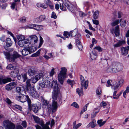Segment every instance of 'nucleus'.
<instances>
[{
    "mask_svg": "<svg viewBox=\"0 0 129 129\" xmlns=\"http://www.w3.org/2000/svg\"><path fill=\"white\" fill-rule=\"evenodd\" d=\"M51 18L56 19L57 18V16L56 13L54 12H53L52 13L51 15Z\"/></svg>",
    "mask_w": 129,
    "mask_h": 129,
    "instance_id": "nucleus-57",
    "label": "nucleus"
},
{
    "mask_svg": "<svg viewBox=\"0 0 129 129\" xmlns=\"http://www.w3.org/2000/svg\"><path fill=\"white\" fill-rule=\"evenodd\" d=\"M123 92V91H122L121 92H120L119 93L117 94V95L116 94L115 95H113V98L115 99H117L122 94Z\"/></svg>",
    "mask_w": 129,
    "mask_h": 129,
    "instance_id": "nucleus-40",
    "label": "nucleus"
},
{
    "mask_svg": "<svg viewBox=\"0 0 129 129\" xmlns=\"http://www.w3.org/2000/svg\"><path fill=\"white\" fill-rule=\"evenodd\" d=\"M113 66L115 73L121 71L123 68V66L121 64L117 62H113Z\"/></svg>",
    "mask_w": 129,
    "mask_h": 129,
    "instance_id": "nucleus-8",
    "label": "nucleus"
},
{
    "mask_svg": "<svg viewBox=\"0 0 129 129\" xmlns=\"http://www.w3.org/2000/svg\"><path fill=\"white\" fill-rule=\"evenodd\" d=\"M45 16L42 15L35 19L34 21L36 23H39L44 21L45 19Z\"/></svg>",
    "mask_w": 129,
    "mask_h": 129,
    "instance_id": "nucleus-16",
    "label": "nucleus"
},
{
    "mask_svg": "<svg viewBox=\"0 0 129 129\" xmlns=\"http://www.w3.org/2000/svg\"><path fill=\"white\" fill-rule=\"evenodd\" d=\"M125 43V41L123 40H121L119 41L118 43L116 44L113 45L114 48L118 47L121 46V45L124 44Z\"/></svg>",
    "mask_w": 129,
    "mask_h": 129,
    "instance_id": "nucleus-26",
    "label": "nucleus"
},
{
    "mask_svg": "<svg viewBox=\"0 0 129 129\" xmlns=\"http://www.w3.org/2000/svg\"><path fill=\"white\" fill-rule=\"evenodd\" d=\"M21 125L25 128H26L27 127V124L25 121H22Z\"/></svg>",
    "mask_w": 129,
    "mask_h": 129,
    "instance_id": "nucleus-54",
    "label": "nucleus"
},
{
    "mask_svg": "<svg viewBox=\"0 0 129 129\" xmlns=\"http://www.w3.org/2000/svg\"><path fill=\"white\" fill-rule=\"evenodd\" d=\"M17 39L19 40V41L26 40L25 39L24 36L22 35H20L18 36L17 37Z\"/></svg>",
    "mask_w": 129,
    "mask_h": 129,
    "instance_id": "nucleus-36",
    "label": "nucleus"
},
{
    "mask_svg": "<svg viewBox=\"0 0 129 129\" xmlns=\"http://www.w3.org/2000/svg\"><path fill=\"white\" fill-rule=\"evenodd\" d=\"M30 109L34 112L37 113L40 109V107L36 104H34L29 108Z\"/></svg>",
    "mask_w": 129,
    "mask_h": 129,
    "instance_id": "nucleus-19",
    "label": "nucleus"
},
{
    "mask_svg": "<svg viewBox=\"0 0 129 129\" xmlns=\"http://www.w3.org/2000/svg\"><path fill=\"white\" fill-rule=\"evenodd\" d=\"M43 81L44 82V84L46 87L49 86L50 84V82L49 80L45 79L44 78L43 79Z\"/></svg>",
    "mask_w": 129,
    "mask_h": 129,
    "instance_id": "nucleus-35",
    "label": "nucleus"
},
{
    "mask_svg": "<svg viewBox=\"0 0 129 129\" xmlns=\"http://www.w3.org/2000/svg\"><path fill=\"white\" fill-rule=\"evenodd\" d=\"M31 80L30 79H28L26 82V90L30 89L31 87V84L30 83Z\"/></svg>",
    "mask_w": 129,
    "mask_h": 129,
    "instance_id": "nucleus-29",
    "label": "nucleus"
},
{
    "mask_svg": "<svg viewBox=\"0 0 129 129\" xmlns=\"http://www.w3.org/2000/svg\"><path fill=\"white\" fill-rule=\"evenodd\" d=\"M77 30L76 29L73 30L71 31L70 32V35L71 37L75 36L77 34Z\"/></svg>",
    "mask_w": 129,
    "mask_h": 129,
    "instance_id": "nucleus-33",
    "label": "nucleus"
},
{
    "mask_svg": "<svg viewBox=\"0 0 129 129\" xmlns=\"http://www.w3.org/2000/svg\"><path fill=\"white\" fill-rule=\"evenodd\" d=\"M3 53L6 58L9 60V61L11 62H14L15 59L18 57V56L15 54L11 55L9 53L7 52H3Z\"/></svg>",
    "mask_w": 129,
    "mask_h": 129,
    "instance_id": "nucleus-6",
    "label": "nucleus"
},
{
    "mask_svg": "<svg viewBox=\"0 0 129 129\" xmlns=\"http://www.w3.org/2000/svg\"><path fill=\"white\" fill-rule=\"evenodd\" d=\"M99 11L98 10L94 12L93 14V18L94 19H96L98 18L99 14Z\"/></svg>",
    "mask_w": 129,
    "mask_h": 129,
    "instance_id": "nucleus-39",
    "label": "nucleus"
},
{
    "mask_svg": "<svg viewBox=\"0 0 129 129\" xmlns=\"http://www.w3.org/2000/svg\"><path fill=\"white\" fill-rule=\"evenodd\" d=\"M21 52L22 54L24 56H26L28 54H30L29 48L24 49Z\"/></svg>",
    "mask_w": 129,
    "mask_h": 129,
    "instance_id": "nucleus-22",
    "label": "nucleus"
},
{
    "mask_svg": "<svg viewBox=\"0 0 129 129\" xmlns=\"http://www.w3.org/2000/svg\"><path fill=\"white\" fill-rule=\"evenodd\" d=\"M44 2L45 4L41 3H37V6L39 7H41L44 9H46L47 8L48 5L51 4L52 3L50 0H44Z\"/></svg>",
    "mask_w": 129,
    "mask_h": 129,
    "instance_id": "nucleus-10",
    "label": "nucleus"
},
{
    "mask_svg": "<svg viewBox=\"0 0 129 129\" xmlns=\"http://www.w3.org/2000/svg\"><path fill=\"white\" fill-rule=\"evenodd\" d=\"M124 81L123 79L121 78L116 80L111 84V83L112 82V80L109 79L107 81L106 85L107 87H111V88L114 91L113 92V95H115L119 89L123 85Z\"/></svg>",
    "mask_w": 129,
    "mask_h": 129,
    "instance_id": "nucleus-2",
    "label": "nucleus"
},
{
    "mask_svg": "<svg viewBox=\"0 0 129 129\" xmlns=\"http://www.w3.org/2000/svg\"><path fill=\"white\" fill-rule=\"evenodd\" d=\"M113 66V62H112L111 65L110 66H109L108 64V66L106 67L107 72L109 73H115L114 68Z\"/></svg>",
    "mask_w": 129,
    "mask_h": 129,
    "instance_id": "nucleus-17",
    "label": "nucleus"
},
{
    "mask_svg": "<svg viewBox=\"0 0 129 129\" xmlns=\"http://www.w3.org/2000/svg\"><path fill=\"white\" fill-rule=\"evenodd\" d=\"M55 69L54 68H52V69L49 73V76L52 77L55 73Z\"/></svg>",
    "mask_w": 129,
    "mask_h": 129,
    "instance_id": "nucleus-45",
    "label": "nucleus"
},
{
    "mask_svg": "<svg viewBox=\"0 0 129 129\" xmlns=\"http://www.w3.org/2000/svg\"><path fill=\"white\" fill-rule=\"evenodd\" d=\"M111 31L112 34L114 33L116 36H118L120 34L119 27L118 25L116 26L115 28H112Z\"/></svg>",
    "mask_w": 129,
    "mask_h": 129,
    "instance_id": "nucleus-14",
    "label": "nucleus"
},
{
    "mask_svg": "<svg viewBox=\"0 0 129 129\" xmlns=\"http://www.w3.org/2000/svg\"><path fill=\"white\" fill-rule=\"evenodd\" d=\"M16 85V84L15 83L11 82L7 85L6 86V88L8 90H11L15 87Z\"/></svg>",
    "mask_w": 129,
    "mask_h": 129,
    "instance_id": "nucleus-15",
    "label": "nucleus"
},
{
    "mask_svg": "<svg viewBox=\"0 0 129 129\" xmlns=\"http://www.w3.org/2000/svg\"><path fill=\"white\" fill-rule=\"evenodd\" d=\"M3 125L5 129H15V124L9 120H5L3 122Z\"/></svg>",
    "mask_w": 129,
    "mask_h": 129,
    "instance_id": "nucleus-5",
    "label": "nucleus"
},
{
    "mask_svg": "<svg viewBox=\"0 0 129 129\" xmlns=\"http://www.w3.org/2000/svg\"><path fill=\"white\" fill-rule=\"evenodd\" d=\"M55 124V121L54 119H52L50 123V126L51 128Z\"/></svg>",
    "mask_w": 129,
    "mask_h": 129,
    "instance_id": "nucleus-64",
    "label": "nucleus"
},
{
    "mask_svg": "<svg viewBox=\"0 0 129 129\" xmlns=\"http://www.w3.org/2000/svg\"><path fill=\"white\" fill-rule=\"evenodd\" d=\"M94 49L95 50V49L97 50L100 52H102L103 50V49L102 48H101L99 46H98L95 47Z\"/></svg>",
    "mask_w": 129,
    "mask_h": 129,
    "instance_id": "nucleus-47",
    "label": "nucleus"
},
{
    "mask_svg": "<svg viewBox=\"0 0 129 129\" xmlns=\"http://www.w3.org/2000/svg\"><path fill=\"white\" fill-rule=\"evenodd\" d=\"M11 79L9 78L4 79L2 77H0V85L6 84L8 82H11Z\"/></svg>",
    "mask_w": 129,
    "mask_h": 129,
    "instance_id": "nucleus-18",
    "label": "nucleus"
},
{
    "mask_svg": "<svg viewBox=\"0 0 129 129\" xmlns=\"http://www.w3.org/2000/svg\"><path fill=\"white\" fill-rule=\"evenodd\" d=\"M26 20V18L24 17H23L19 19V21L20 22H23Z\"/></svg>",
    "mask_w": 129,
    "mask_h": 129,
    "instance_id": "nucleus-60",
    "label": "nucleus"
},
{
    "mask_svg": "<svg viewBox=\"0 0 129 129\" xmlns=\"http://www.w3.org/2000/svg\"><path fill=\"white\" fill-rule=\"evenodd\" d=\"M102 120H98L97 121V123L100 127L103 126L105 123V121L103 122H102Z\"/></svg>",
    "mask_w": 129,
    "mask_h": 129,
    "instance_id": "nucleus-44",
    "label": "nucleus"
},
{
    "mask_svg": "<svg viewBox=\"0 0 129 129\" xmlns=\"http://www.w3.org/2000/svg\"><path fill=\"white\" fill-rule=\"evenodd\" d=\"M95 121H93L90 122L87 126L88 128L91 127L92 128H93L96 126Z\"/></svg>",
    "mask_w": 129,
    "mask_h": 129,
    "instance_id": "nucleus-28",
    "label": "nucleus"
},
{
    "mask_svg": "<svg viewBox=\"0 0 129 129\" xmlns=\"http://www.w3.org/2000/svg\"><path fill=\"white\" fill-rule=\"evenodd\" d=\"M129 92V87L127 86L126 87V89L123 93V96L124 97L126 98L127 96V94Z\"/></svg>",
    "mask_w": 129,
    "mask_h": 129,
    "instance_id": "nucleus-34",
    "label": "nucleus"
},
{
    "mask_svg": "<svg viewBox=\"0 0 129 129\" xmlns=\"http://www.w3.org/2000/svg\"><path fill=\"white\" fill-rule=\"evenodd\" d=\"M28 98V95L21 94L19 95L16 96V98L18 101L21 102H24L27 101V98Z\"/></svg>",
    "mask_w": 129,
    "mask_h": 129,
    "instance_id": "nucleus-12",
    "label": "nucleus"
},
{
    "mask_svg": "<svg viewBox=\"0 0 129 129\" xmlns=\"http://www.w3.org/2000/svg\"><path fill=\"white\" fill-rule=\"evenodd\" d=\"M37 67L35 66H32L28 67V74L31 76L35 74L38 72Z\"/></svg>",
    "mask_w": 129,
    "mask_h": 129,
    "instance_id": "nucleus-7",
    "label": "nucleus"
},
{
    "mask_svg": "<svg viewBox=\"0 0 129 129\" xmlns=\"http://www.w3.org/2000/svg\"><path fill=\"white\" fill-rule=\"evenodd\" d=\"M21 76L22 78H23V81L24 82H25L26 80L27 79V75L26 74H22L21 75Z\"/></svg>",
    "mask_w": 129,
    "mask_h": 129,
    "instance_id": "nucleus-46",
    "label": "nucleus"
},
{
    "mask_svg": "<svg viewBox=\"0 0 129 129\" xmlns=\"http://www.w3.org/2000/svg\"><path fill=\"white\" fill-rule=\"evenodd\" d=\"M101 91L100 88L98 87L96 90V94L97 95H100L101 93Z\"/></svg>",
    "mask_w": 129,
    "mask_h": 129,
    "instance_id": "nucleus-53",
    "label": "nucleus"
},
{
    "mask_svg": "<svg viewBox=\"0 0 129 129\" xmlns=\"http://www.w3.org/2000/svg\"><path fill=\"white\" fill-rule=\"evenodd\" d=\"M110 104H109L108 102H107V103L105 102V108H107V109H106L105 112H106V113H107L109 112V110L110 108Z\"/></svg>",
    "mask_w": 129,
    "mask_h": 129,
    "instance_id": "nucleus-41",
    "label": "nucleus"
},
{
    "mask_svg": "<svg viewBox=\"0 0 129 129\" xmlns=\"http://www.w3.org/2000/svg\"><path fill=\"white\" fill-rule=\"evenodd\" d=\"M29 27L37 31L41 30L43 29L42 26L35 24H30L29 25Z\"/></svg>",
    "mask_w": 129,
    "mask_h": 129,
    "instance_id": "nucleus-13",
    "label": "nucleus"
},
{
    "mask_svg": "<svg viewBox=\"0 0 129 129\" xmlns=\"http://www.w3.org/2000/svg\"><path fill=\"white\" fill-rule=\"evenodd\" d=\"M67 83L70 85L72 87L73 85L75 83L74 81V80H71L68 79L67 80Z\"/></svg>",
    "mask_w": 129,
    "mask_h": 129,
    "instance_id": "nucleus-43",
    "label": "nucleus"
},
{
    "mask_svg": "<svg viewBox=\"0 0 129 129\" xmlns=\"http://www.w3.org/2000/svg\"><path fill=\"white\" fill-rule=\"evenodd\" d=\"M70 35V33L67 31L64 32V35L66 38H68L69 37Z\"/></svg>",
    "mask_w": 129,
    "mask_h": 129,
    "instance_id": "nucleus-61",
    "label": "nucleus"
},
{
    "mask_svg": "<svg viewBox=\"0 0 129 129\" xmlns=\"http://www.w3.org/2000/svg\"><path fill=\"white\" fill-rule=\"evenodd\" d=\"M27 101L28 105L29 106V108H30L31 106V100L29 99V96H28V98H27Z\"/></svg>",
    "mask_w": 129,
    "mask_h": 129,
    "instance_id": "nucleus-49",
    "label": "nucleus"
},
{
    "mask_svg": "<svg viewBox=\"0 0 129 129\" xmlns=\"http://www.w3.org/2000/svg\"><path fill=\"white\" fill-rule=\"evenodd\" d=\"M126 22L125 21H122L121 22V26L122 27H124L126 25Z\"/></svg>",
    "mask_w": 129,
    "mask_h": 129,
    "instance_id": "nucleus-56",
    "label": "nucleus"
},
{
    "mask_svg": "<svg viewBox=\"0 0 129 129\" xmlns=\"http://www.w3.org/2000/svg\"><path fill=\"white\" fill-rule=\"evenodd\" d=\"M5 43L6 46L8 47L11 46L12 45L13 43L11 39L9 38H8L6 39Z\"/></svg>",
    "mask_w": 129,
    "mask_h": 129,
    "instance_id": "nucleus-25",
    "label": "nucleus"
},
{
    "mask_svg": "<svg viewBox=\"0 0 129 129\" xmlns=\"http://www.w3.org/2000/svg\"><path fill=\"white\" fill-rule=\"evenodd\" d=\"M30 79L31 80V82L33 83H35L38 81L35 77H32Z\"/></svg>",
    "mask_w": 129,
    "mask_h": 129,
    "instance_id": "nucleus-52",
    "label": "nucleus"
},
{
    "mask_svg": "<svg viewBox=\"0 0 129 129\" xmlns=\"http://www.w3.org/2000/svg\"><path fill=\"white\" fill-rule=\"evenodd\" d=\"M43 82H41V83H39V86L40 87H41L42 88H44L45 87V85L44 84V81H43Z\"/></svg>",
    "mask_w": 129,
    "mask_h": 129,
    "instance_id": "nucleus-62",
    "label": "nucleus"
},
{
    "mask_svg": "<svg viewBox=\"0 0 129 129\" xmlns=\"http://www.w3.org/2000/svg\"><path fill=\"white\" fill-rule=\"evenodd\" d=\"M43 74L42 73H39L37 74L35 77L38 80L42 78L43 76Z\"/></svg>",
    "mask_w": 129,
    "mask_h": 129,
    "instance_id": "nucleus-32",
    "label": "nucleus"
},
{
    "mask_svg": "<svg viewBox=\"0 0 129 129\" xmlns=\"http://www.w3.org/2000/svg\"><path fill=\"white\" fill-rule=\"evenodd\" d=\"M52 87L53 88V92L52 93V99L51 105L49 104L48 106L47 109L49 111H52V113L55 112L57 109L58 104L57 101L60 104L62 103V96L60 92V90L56 80H54L52 84Z\"/></svg>",
    "mask_w": 129,
    "mask_h": 129,
    "instance_id": "nucleus-1",
    "label": "nucleus"
},
{
    "mask_svg": "<svg viewBox=\"0 0 129 129\" xmlns=\"http://www.w3.org/2000/svg\"><path fill=\"white\" fill-rule=\"evenodd\" d=\"M71 106H74V107L78 108L79 106L77 103L76 102H74L71 105Z\"/></svg>",
    "mask_w": 129,
    "mask_h": 129,
    "instance_id": "nucleus-58",
    "label": "nucleus"
},
{
    "mask_svg": "<svg viewBox=\"0 0 129 129\" xmlns=\"http://www.w3.org/2000/svg\"><path fill=\"white\" fill-rule=\"evenodd\" d=\"M82 125L81 123H79L73 126V129H78V128Z\"/></svg>",
    "mask_w": 129,
    "mask_h": 129,
    "instance_id": "nucleus-51",
    "label": "nucleus"
},
{
    "mask_svg": "<svg viewBox=\"0 0 129 129\" xmlns=\"http://www.w3.org/2000/svg\"><path fill=\"white\" fill-rule=\"evenodd\" d=\"M41 49L39 50L36 53L32 54V57H36L39 56L40 54Z\"/></svg>",
    "mask_w": 129,
    "mask_h": 129,
    "instance_id": "nucleus-38",
    "label": "nucleus"
},
{
    "mask_svg": "<svg viewBox=\"0 0 129 129\" xmlns=\"http://www.w3.org/2000/svg\"><path fill=\"white\" fill-rule=\"evenodd\" d=\"M18 70L17 69H16L11 72L10 76L12 77H16L18 75Z\"/></svg>",
    "mask_w": 129,
    "mask_h": 129,
    "instance_id": "nucleus-21",
    "label": "nucleus"
},
{
    "mask_svg": "<svg viewBox=\"0 0 129 129\" xmlns=\"http://www.w3.org/2000/svg\"><path fill=\"white\" fill-rule=\"evenodd\" d=\"M121 52L122 54L124 55H126L128 53L129 49L127 48L122 47L121 48Z\"/></svg>",
    "mask_w": 129,
    "mask_h": 129,
    "instance_id": "nucleus-23",
    "label": "nucleus"
},
{
    "mask_svg": "<svg viewBox=\"0 0 129 129\" xmlns=\"http://www.w3.org/2000/svg\"><path fill=\"white\" fill-rule=\"evenodd\" d=\"M88 80H86L84 82H81V89L83 90V88L84 89H86L88 86Z\"/></svg>",
    "mask_w": 129,
    "mask_h": 129,
    "instance_id": "nucleus-20",
    "label": "nucleus"
},
{
    "mask_svg": "<svg viewBox=\"0 0 129 129\" xmlns=\"http://www.w3.org/2000/svg\"><path fill=\"white\" fill-rule=\"evenodd\" d=\"M16 65L15 64H8L6 67L7 69L14 70L16 69Z\"/></svg>",
    "mask_w": 129,
    "mask_h": 129,
    "instance_id": "nucleus-27",
    "label": "nucleus"
},
{
    "mask_svg": "<svg viewBox=\"0 0 129 129\" xmlns=\"http://www.w3.org/2000/svg\"><path fill=\"white\" fill-rule=\"evenodd\" d=\"M119 20L118 19L113 20L112 22L111 23V25L112 26H115L119 24Z\"/></svg>",
    "mask_w": 129,
    "mask_h": 129,
    "instance_id": "nucleus-31",
    "label": "nucleus"
},
{
    "mask_svg": "<svg viewBox=\"0 0 129 129\" xmlns=\"http://www.w3.org/2000/svg\"><path fill=\"white\" fill-rule=\"evenodd\" d=\"M5 101L9 105L11 104L12 103V102H11L10 100L8 98H7L6 99Z\"/></svg>",
    "mask_w": 129,
    "mask_h": 129,
    "instance_id": "nucleus-59",
    "label": "nucleus"
},
{
    "mask_svg": "<svg viewBox=\"0 0 129 129\" xmlns=\"http://www.w3.org/2000/svg\"><path fill=\"white\" fill-rule=\"evenodd\" d=\"M90 57L92 60H94L95 59V57H93V55L96 56L97 55V54L95 50L94 49L92 51L90 54Z\"/></svg>",
    "mask_w": 129,
    "mask_h": 129,
    "instance_id": "nucleus-30",
    "label": "nucleus"
},
{
    "mask_svg": "<svg viewBox=\"0 0 129 129\" xmlns=\"http://www.w3.org/2000/svg\"><path fill=\"white\" fill-rule=\"evenodd\" d=\"M22 90V88L20 87H17L16 88V92L18 93H20L21 92Z\"/></svg>",
    "mask_w": 129,
    "mask_h": 129,
    "instance_id": "nucleus-48",
    "label": "nucleus"
},
{
    "mask_svg": "<svg viewBox=\"0 0 129 129\" xmlns=\"http://www.w3.org/2000/svg\"><path fill=\"white\" fill-rule=\"evenodd\" d=\"M40 43L39 44L38 48H40L41 46L42 45L43 43V38L42 37L40 36Z\"/></svg>",
    "mask_w": 129,
    "mask_h": 129,
    "instance_id": "nucleus-50",
    "label": "nucleus"
},
{
    "mask_svg": "<svg viewBox=\"0 0 129 129\" xmlns=\"http://www.w3.org/2000/svg\"><path fill=\"white\" fill-rule=\"evenodd\" d=\"M67 71V69L65 67H62L61 68V70L58 74V80L61 84H62L64 82Z\"/></svg>",
    "mask_w": 129,
    "mask_h": 129,
    "instance_id": "nucleus-4",
    "label": "nucleus"
},
{
    "mask_svg": "<svg viewBox=\"0 0 129 129\" xmlns=\"http://www.w3.org/2000/svg\"><path fill=\"white\" fill-rule=\"evenodd\" d=\"M30 53L34 52L37 49V47L34 46H32L31 47L29 48Z\"/></svg>",
    "mask_w": 129,
    "mask_h": 129,
    "instance_id": "nucleus-37",
    "label": "nucleus"
},
{
    "mask_svg": "<svg viewBox=\"0 0 129 129\" xmlns=\"http://www.w3.org/2000/svg\"><path fill=\"white\" fill-rule=\"evenodd\" d=\"M26 41V40L18 41V44L20 47H24L26 46L25 45L27 43V42Z\"/></svg>",
    "mask_w": 129,
    "mask_h": 129,
    "instance_id": "nucleus-24",
    "label": "nucleus"
},
{
    "mask_svg": "<svg viewBox=\"0 0 129 129\" xmlns=\"http://www.w3.org/2000/svg\"><path fill=\"white\" fill-rule=\"evenodd\" d=\"M14 106L16 108L20 110H21L22 108L21 106L16 104L14 105Z\"/></svg>",
    "mask_w": 129,
    "mask_h": 129,
    "instance_id": "nucleus-63",
    "label": "nucleus"
},
{
    "mask_svg": "<svg viewBox=\"0 0 129 129\" xmlns=\"http://www.w3.org/2000/svg\"><path fill=\"white\" fill-rule=\"evenodd\" d=\"M28 40L30 44H34L37 42L38 38L35 35H31L28 37Z\"/></svg>",
    "mask_w": 129,
    "mask_h": 129,
    "instance_id": "nucleus-11",
    "label": "nucleus"
},
{
    "mask_svg": "<svg viewBox=\"0 0 129 129\" xmlns=\"http://www.w3.org/2000/svg\"><path fill=\"white\" fill-rule=\"evenodd\" d=\"M76 91L77 93L80 96L83 94V90L82 89H81V90H80L79 88H77L76 90Z\"/></svg>",
    "mask_w": 129,
    "mask_h": 129,
    "instance_id": "nucleus-42",
    "label": "nucleus"
},
{
    "mask_svg": "<svg viewBox=\"0 0 129 129\" xmlns=\"http://www.w3.org/2000/svg\"><path fill=\"white\" fill-rule=\"evenodd\" d=\"M16 2H13L11 4V8L13 10H14L16 6Z\"/></svg>",
    "mask_w": 129,
    "mask_h": 129,
    "instance_id": "nucleus-55",
    "label": "nucleus"
},
{
    "mask_svg": "<svg viewBox=\"0 0 129 129\" xmlns=\"http://www.w3.org/2000/svg\"><path fill=\"white\" fill-rule=\"evenodd\" d=\"M26 90L33 98H36L39 96V95L35 89L33 87L30 88V89Z\"/></svg>",
    "mask_w": 129,
    "mask_h": 129,
    "instance_id": "nucleus-9",
    "label": "nucleus"
},
{
    "mask_svg": "<svg viewBox=\"0 0 129 129\" xmlns=\"http://www.w3.org/2000/svg\"><path fill=\"white\" fill-rule=\"evenodd\" d=\"M63 4H60V9L63 11H65L66 10V7L71 11L72 12L73 11L74 6L68 1L63 0Z\"/></svg>",
    "mask_w": 129,
    "mask_h": 129,
    "instance_id": "nucleus-3",
    "label": "nucleus"
}]
</instances>
